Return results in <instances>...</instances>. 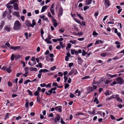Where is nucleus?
I'll use <instances>...</instances> for the list:
<instances>
[{
  "mask_svg": "<svg viewBox=\"0 0 124 124\" xmlns=\"http://www.w3.org/2000/svg\"><path fill=\"white\" fill-rule=\"evenodd\" d=\"M13 14L14 15L16 16L17 17L19 16V13L18 12H14L13 13Z\"/></svg>",
  "mask_w": 124,
  "mask_h": 124,
  "instance_id": "25",
  "label": "nucleus"
},
{
  "mask_svg": "<svg viewBox=\"0 0 124 124\" xmlns=\"http://www.w3.org/2000/svg\"><path fill=\"white\" fill-rule=\"evenodd\" d=\"M90 78V77L89 76H85L82 78V79H85L87 78Z\"/></svg>",
  "mask_w": 124,
  "mask_h": 124,
  "instance_id": "43",
  "label": "nucleus"
},
{
  "mask_svg": "<svg viewBox=\"0 0 124 124\" xmlns=\"http://www.w3.org/2000/svg\"><path fill=\"white\" fill-rule=\"evenodd\" d=\"M29 67H26L25 68V72L27 71L28 72L29 71Z\"/></svg>",
  "mask_w": 124,
  "mask_h": 124,
  "instance_id": "57",
  "label": "nucleus"
},
{
  "mask_svg": "<svg viewBox=\"0 0 124 124\" xmlns=\"http://www.w3.org/2000/svg\"><path fill=\"white\" fill-rule=\"evenodd\" d=\"M15 58V56L13 54H12L11 57V61H13L14 60V58Z\"/></svg>",
  "mask_w": 124,
  "mask_h": 124,
  "instance_id": "38",
  "label": "nucleus"
},
{
  "mask_svg": "<svg viewBox=\"0 0 124 124\" xmlns=\"http://www.w3.org/2000/svg\"><path fill=\"white\" fill-rule=\"evenodd\" d=\"M46 85V84L44 83L43 84H41L40 85V86L41 87H43L45 86Z\"/></svg>",
  "mask_w": 124,
  "mask_h": 124,
  "instance_id": "50",
  "label": "nucleus"
},
{
  "mask_svg": "<svg viewBox=\"0 0 124 124\" xmlns=\"http://www.w3.org/2000/svg\"><path fill=\"white\" fill-rule=\"evenodd\" d=\"M98 34L95 31H94L93 33V35H98Z\"/></svg>",
  "mask_w": 124,
  "mask_h": 124,
  "instance_id": "51",
  "label": "nucleus"
},
{
  "mask_svg": "<svg viewBox=\"0 0 124 124\" xmlns=\"http://www.w3.org/2000/svg\"><path fill=\"white\" fill-rule=\"evenodd\" d=\"M104 4L107 7H108L110 5L109 0H104Z\"/></svg>",
  "mask_w": 124,
  "mask_h": 124,
  "instance_id": "11",
  "label": "nucleus"
},
{
  "mask_svg": "<svg viewBox=\"0 0 124 124\" xmlns=\"http://www.w3.org/2000/svg\"><path fill=\"white\" fill-rule=\"evenodd\" d=\"M14 8H18V5L16 3H15L14 5Z\"/></svg>",
  "mask_w": 124,
  "mask_h": 124,
  "instance_id": "52",
  "label": "nucleus"
},
{
  "mask_svg": "<svg viewBox=\"0 0 124 124\" xmlns=\"http://www.w3.org/2000/svg\"><path fill=\"white\" fill-rule=\"evenodd\" d=\"M76 41L75 40L73 41H72V40H70V43H71L72 44H75L76 43Z\"/></svg>",
  "mask_w": 124,
  "mask_h": 124,
  "instance_id": "46",
  "label": "nucleus"
},
{
  "mask_svg": "<svg viewBox=\"0 0 124 124\" xmlns=\"http://www.w3.org/2000/svg\"><path fill=\"white\" fill-rule=\"evenodd\" d=\"M62 106H61L56 107H55V109L60 112H61L62 111Z\"/></svg>",
  "mask_w": 124,
  "mask_h": 124,
  "instance_id": "8",
  "label": "nucleus"
},
{
  "mask_svg": "<svg viewBox=\"0 0 124 124\" xmlns=\"http://www.w3.org/2000/svg\"><path fill=\"white\" fill-rule=\"evenodd\" d=\"M20 58V57L19 55H15V58L16 59L19 58Z\"/></svg>",
  "mask_w": 124,
  "mask_h": 124,
  "instance_id": "56",
  "label": "nucleus"
},
{
  "mask_svg": "<svg viewBox=\"0 0 124 124\" xmlns=\"http://www.w3.org/2000/svg\"><path fill=\"white\" fill-rule=\"evenodd\" d=\"M37 102H38L40 103V98L39 96H37Z\"/></svg>",
  "mask_w": 124,
  "mask_h": 124,
  "instance_id": "36",
  "label": "nucleus"
},
{
  "mask_svg": "<svg viewBox=\"0 0 124 124\" xmlns=\"http://www.w3.org/2000/svg\"><path fill=\"white\" fill-rule=\"evenodd\" d=\"M116 80L117 81L118 84L121 85L123 84H124V81L123 79L121 77H119L116 79Z\"/></svg>",
  "mask_w": 124,
  "mask_h": 124,
  "instance_id": "2",
  "label": "nucleus"
},
{
  "mask_svg": "<svg viewBox=\"0 0 124 124\" xmlns=\"http://www.w3.org/2000/svg\"><path fill=\"white\" fill-rule=\"evenodd\" d=\"M70 97L71 98H73L74 97H75V96L73 94L71 93H70Z\"/></svg>",
  "mask_w": 124,
  "mask_h": 124,
  "instance_id": "55",
  "label": "nucleus"
},
{
  "mask_svg": "<svg viewBox=\"0 0 124 124\" xmlns=\"http://www.w3.org/2000/svg\"><path fill=\"white\" fill-rule=\"evenodd\" d=\"M74 20L75 21L78 23L80 24H81V22L79 20L76 18Z\"/></svg>",
  "mask_w": 124,
  "mask_h": 124,
  "instance_id": "40",
  "label": "nucleus"
},
{
  "mask_svg": "<svg viewBox=\"0 0 124 124\" xmlns=\"http://www.w3.org/2000/svg\"><path fill=\"white\" fill-rule=\"evenodd\" d=\"M116 100H117L119 102H122V99L120 98H119V97H117L116 98Z\"/></svg>",
  "mask_w": 124,
  "mask_h": 124,
  "instance_id": "37",
  "label": "nucleus"
},
{
  "mask_svg": "<svg viewBox=\"0 0 124 124\" xmlns=\"http://www.w3.org/2000/svg\"><path fill=\"white\" fill-rule=\"evenodd\" d=\"M11 29V28L10 27L8 26H6L5 27L4 29L8 32H9L10 31Z\"/></svg>",
  "mask_w": 124,
  "mask_h": 124,
  "instance_id": "16",
  "label": "nucleus"
},
{
  "mask_svg": "<svg viewBox=\"0 0 124 124\" xmlns=\"http://www.w3.org/2000/svg\"><path fill=\"white\" fill-rule=\"evenodd\" d=\"M30 71H37V69L36 68H33L32 67H30Z\"/></svg>",
  "mask_w": 124,
  "mask_h": 124,
  "instance_id": "23",
  "label": "nucleus"
},
{
  "mask_svg": "<svg viewBox=\"0 0 124 124\" xmlns=\"http://www.w3.org/2000/svg\"><path fill=\"white\" fill-rule=\"evenodd\" d=\"M48 92L50 93H48L47 91L46 92V93L47 95H50L52 93L53 91L52 90H51V89L50 90L48 91Z\"/></svg>",
  "mask_w": 124,
  "mask_h": 124,
  "instance_id": "18",
  "label": "nucleus"
},
{
  "mask_svg": "<svg viewBox=\"0 0 124 124\" xmlns=\"http://www.w3.org/2000/svg\"><path fill=\"white\" fill-rule=\"evenodd\" d=\"M77 16L78 17H79L82 20H84V18L80 14H78V13H77Z\"/></svg>",
  "mask_w": 124,
  "mask_h": 124,
  "instance_id": "31",
  "label": "nucleus"
},
{
  "mask_svg": "<svg viewBox=\"0 0 124 124\" xmlns=\"http://www.w3.org/2000/svg\"><path fill=\"white\" fill-rule=\"evenodd\" d=\"M21 18L23 21H24V16H21Z\"/></svg>",
  "mask_w": 124,
  "mask_h": 124,
  "instance_id": "63",
  "label": "nucleus"
},
{
  "mask_svg": "<svg viewBox=\"0 0 124 124\" xmlns=\"http://www.w3.org/2000/svg\"><path fill=\"white\" fill-rule=\"evenodd\" d=\"M63 11V9L62 8H60L59 11V16H61L62 14Z\"/></svg>",
  "mask_w": 124,
  "mask_h": 124,
  "instance_id": "13",
  "label": "nucleus"
},
{
  "mask_svg": "<svg viewBox=\"0 0 124 124\" xmlns=\"http://www.w3.org/2000/svg\"><path fill=\"white\" fill-rule=\"evenodd\" d=\"M41 90V88L39 87H38L37 88V90L35 91L34 93V95L36 96H39V92Z\"/></svg>",
  "mask_w": 124,
  "mask_h": 124,
  "instance_id": "6",
  "label": "nucleus"
},
{
  "mask_svg": "<svg viewBox=\"0 0 124 124\" xmlns=\"http://www.w3.org/2000/svg\"><path fill=\"white\" fill-rule=\"evenodd\" d=\"M78 93V96H79L81 94V92H80V91H78V89L75 92V93Z\"/></svg>",
  "mask_w": 124,
  "mask_h": 124,
  "instance_id": "34",
  "label": "nucleus"
},
{
  "mask_svg": "<svg viewBox=\"0 0 124 124\" xmlns=\"http://www.w3.org/2000/svg\"><path fill=\"white\" fill-rule=\"evenodd\" d=\"M78 73L77 70L75 69H73L70 71L68 75H72L73 73L74 74V75H75Z\"/></svg>",
  "mask_w": 124,
  "mask_h": 124,
  "instance_id": "5",
  "label": "nucleus"
},
{
  "mask_svg": "<svg viewBox=\"0 0 124 124\" xmlns=\"http://www.w3.org/2000/svg\"><path fill=\"white\" fill-rule=\"evenodd\" d=\"M71 79L70 78H69V79L68 81V82L69 83H70L71 82Z\"/></svg>",
  "mask_w": 124,
  "mask_h": 124,
  "instance_id": "62",
  "label": "nucleus"
},
{
  "mask_svg": "<svg viewBox=\"0 0 124 124\" xmlns=\"http://www.w3.org/2000/svg\"><path fill=\"white\" fill-rule=\"evenodd\" d=\"M10 48L15 50L17 49H20L21 48L19 46H11L10 47Z\"/></svg>",
  "mask_w": 124,
  "mask_h": 124,
  "instance_id": "9",
  "label": "nucleus"
},
{
  "mask_svg": "<svg viewBox=\"0 0 124 124\" xmlns=\"http://www.w3.org/2000/svg\"><path fill=\"white\" fill-rule=\"evenodd\" d=\"M105 94L106 96L110 95L109 91V90H107L105 93Z\"/></svg>",
  "mask_w": 124,
  "mask_h": 124,
  "instance_id": "24",
  "label": "nucleus"
},
{
  "mask_svg": "<svg viewBox=\"0 0 124 124\" xmlns=\"http://www.w3.org/2000/svg\"><path fill=\"white\" fill-rule=\"evenodd\" d=\"M117 83L115 81H114V82H113L112 83H111L110 84V85H111L112 86L113 85L116 84H117Z\"/></svg>",
  "mask_w": 124,
  "mask_h": 124,
  "instance_id": "49",
  "label": "nucleus"
},
{
  "mask_svg": "<svg viewBox=\"0 0 124 124\" xmlns=\"http://www.w3.org/2000/svg\"><path fill=\"white\" fill-rule=\"evenodd\" d=\"M28 73V72L27 71L25 72V73L23 74V75L25 77H26L27 76V75Z\"/></svg>",
  "mask_w": 124,
  "mask_h": 124,
  "instance_id": "48",
  "label": "nucleus"
},
{
  "mask_svg": "<svg viewBox=\"0 0 124 124\" xmlns=\"http://www.w3.org/2000/svg\"><path fill=\"white\" fill-rule=\"evenodd\" d=\"M7 14V12H6V11L4 12L2 16V18H3L6 16V15Z\"/></svg>",
  "mask_w": 124,
  "mask_h": 124,
  "instance_id": "22",
  "label": "nucleus"
},
{
  "mask_svg": "<svg viewBox=\"0 0 124 124\" xmlns=\"http://www.w3.org/2000/svg\"><path fill=\"white\" fill-rule=\"evenodd\" d=\"M10 113H7L6 114V115L5 116V119L6 120L7 119H8L9 118V116L10 115Z\"/></svg>",
  "mask_w": 124,
  "mask_h": 124,
  "instance_id": "30",
  "label": "nucleus"
},
{
  "mask_svg": "<svg viewBox=\"0 0 124 124\" xmlns=\"http://www.w3.org/2000/svg\"><path fill=\"white\" fill-rule=\"evenodd\" d=\"M88 113H89L90 115H94L95 114V110L94 109L92 112L88 111Z\"/></svg>",
  "mask_w": 124,
  "mask_h": 124,
  "instance_id": "29",
  "label": "nucleus"
},
{
  "mask_svg": "<svg viewBox=\"0 0 124 124\" xmlns=\"http://www.w3.org/2000/svg\"><path fill=\"white\" fill-rule=\"evenodd\" d=\"M84 38H78V40L80 41L83 40H84Z\"/></svg>",
  "mask_w": 124,
  "mask_h": 124,
  "instance_id": "61",
  "label": "nucleus"
},
{
  "mask_svg": "<svg viewBox=\"0 0 124 124\" xmlns=\"http://www.w3.org/2000/svg\"><path fill=\"white\" fill-rule=\"evenodd\" d=\"M58 76H59L62 77L63 76V74L61 72H59L58 73Z\"/></svg>",
  "mask_w": 124,
  "mask_h": 124,
  "instance_id": "42",
  "label": "nucleus"
},
{
  "mask_svg": "<svg viewBox=\"0 0 124 124\" xmlns=\"http://www.w3.org/2000/svg\"><path fill=\"white\" fill-rule=\"evenodd\" d=\"M27 92L29 93L30 95H31V96H32V92L29 90H27Z\"/></svg>",
  "mask_w": 124,
  "mask_h": 124,
  "instance_id": "41",
  "label": "nucleus"
},
{
  "mask_svg": "<svg viewBox=\"0 0 124 124\" xmlns=\"http://www.w3.org/2000/svg\"><path fill=\"white\" fill-rule=\"evenodd\" d=\"M92 0H86L85 4L88 5L90 4L91 3Z\"/></svg>",
  "mask_w": 124,
  "mask_h": 124,
  "instance_id": "17",
  "label": "nucleus"
},
{
  "mask_svg": "<svg viewBox=\"0 0 124 124\" xmlns=\"http://www.w3.org/2000/svg\"><path fill=\"white\" fill-rule=\"evenodd\" d=\"M4 24V22L3 21H2L1 25H0V31L2 29V28L3 27Z\"/></svg>",
  "mask_w": 124,
  "mask_h": 124,
  "instance_id": "20",
  "label": "nucleus"
},
{
  "mask_svg": "<svg viewBox=\"0 0 124 124\" xmlns=\"http://www.w3.org/2000/svg\"><path fill=\"white\" fill-rule=\"evenodd\" d=\"M52 22L53 23L54 27H56L57 25V23L56 22V20L55 19L53 18L52 19Z\"/></svg>",
  "mask_w": 124,
  "mask_h": 124,
  "instance_id": "12",
  "label": "nucleus"
},
{
  "mask_svg": "<svg viewBox=\"0 0 124 124\" xmlns=\"http://www.w3.org/2000/svg\"><path fill=\"white\" fill-rule=\"evenodd\" d=\"M25 24L27 26L31 27V23L28 21H25Z\"/></svg>",
  "mask_w": 124,
  "mask_h": 124,
  "instance_id": "14",
  "label": "nucleus"
},
{
  "mask_svg": "<svg viewBox=\"0 0 124 124\" xmlns=\"http://www.w3.org/2000/svg\"><path fill=\"white\" fill-rule=\"evenodd\" d=\"M109 97L110 99H112L115 98L116 97V96L115 95H112L110 96Z\"/></svg>",
  "mask_w": 124,
  "mask_h": 124,
  "instance_id": "59",
  "label": "nucleus"
},
{
  "mask_svg": "<svg viewBox=\"0 0 124 124\" xmlns=\"http://www.w3.org/2000/svg\"><path fill=\"white\" fill-rule=\"evenodd\" d=\"M71 53L72 55H73L74 53L77 55H78V52L76 51L74 49H71Z\"/></svg>",
  "mask_w": 124,
  "mask_h": 124,
  "instance_id": "10",
  "label": "nucleus"
},
{
  "mask_svg": "<svg viewBox=\"0 0 124 124\" xmlns=\"http://www.w3.org/2000/svg\"><path fill=\"white\" fill-rule=\"evenodd\" d=\"M56 68V67L55 66H54L53 67H52L51 68V70L52 71H53Z\"/></svg>",
  "mask_w": 124,
  "mask_h": 124,
  "instance_id": "54",
  "label": "nucleus"
},
{
  "mask_svg": "<svg viewBox=\"0 0 124 124\" xmlns=\"http://www.w3.org/2000/svg\"><path fill=\"white\" fill-rule=\"evenodd\" d=\"M96 101V104H98L99 103V102L98 101L97 98L96 97L95 98L94 100V102H95Z\"/></svg>",
  "mask_w": 124,
  "mask_h": 124,
  "instance_id": "33",
  "label": "nucleus"
},
{
  "mask_svg": "<svg viewBox=\"0 0 124 124\" xmlns=\"http://www.w3.org/2000/svg\"><path fill=\"white\" fill-rule=\"evenodd\" d=\"M88 93H89L90 92L93 91L94 90V89L92 87H88Z\"/></svg>",
  "mask_w": 124,
  "mask_h": 124,
  "instance_id": "15",
  "label": "nucleus"
},
{
  "mask_svg": "<svg viewBox=\"0 0 124 124\" xmlns=\"http://www.w3.org/2000/svg\"><path fill=\"white\" fill-rule=\"evenodd\" d=\"M69 85L67 83H65V88L66 89L67 88L69 87Z\"/></svg>",
  "mask_w": 124,
  "mask_h": 124,
  "instance_id": "39",
  "label": "nucleus"
},
{
  "mask_svg": "<svg viewBox=\"0 0 124 124\" xmlns=\"http://www.w3.org/2000/svg\"><path fill=\"white\" fill-rule=\"evenodd\" d=\"M14 3L13 0H10L8 3L6 5V6L7 8H13L12 6L10 5H11L13 4Z\"/></svg>",
  "mask_w": 124,
  "mask_h": 124,
  "instance_id": "4",
  "label": "nucleus"
},
{
  "mask_svg": "<svg viewBox=\"0 0 124 124\" xmlns=\"http://www.w3.org/2000/svg\"><path fill=\"white\" fill-rule=\"evenodd\" d=\"M52 85L54 86H57V84L56 83H54L52 84Z\"/></svg>",
  "mask_w": 124,
  "mask_h": 124,
  "instance_id": "60",
  "label": "nucleus"
},
{
  "mask_svg": "<svg viewBox=\"0 0 124 124\" xmlns=\"http://www.w3.org/2000/svg\"><path fill=\"white\" fill-rule=\"evenodd\" d=\"M36 23L34 20H33L32 21V24H31V27H33L34 25H35Z\"/></svg>",
  "mask_w": 124,
  "mask_h": 124,
  "instance_id": "21",
  "label": "nucleus"
},
{
  "mask_svg": "<svg viewBox=\"0 0 124 124\" xmlns=\"http://www.w3.org/2000/svg\"><path fill=\"white\" fill-rule=\"evenodd\" d=\"M87 54V53L85 52V50H82V55L83 56H84L85 55H86Z\"/></svg>",
  "mask_w": 124,
  "mask_h": 124,
  "instance_id": "28",
  "label": "nucleus"
},
{
  "mask_svg": "<svg viewBox=\"0 0 124 124\" xmlns=\"http://www.w3.org/2000/svg\"><path fill=\"white\" fill-rule=\"evenodd\" d=\"M31 61H32V62H31L29 61L28 62V64L31 66H33L35 65L36 64V62L35 61V57H32L31 59Z\"/></svg>",
  "mask_w": 124,
  "mask_h": 124,
  "instance_id": "3",
  "label": "nucleus"
},
{
  "mask_svg": "<svg viewBox=\"0 0 124 124\" xmlns=\"http://www.w3.org/2000/svg\"><path fill=\"white\" fill-rule=\"evenodd\" d=\"M10 66H9L8 68H6V70L8 73H10L11 72L12 70L10 69Z\"/></svg>",
  "mask_w": 124,
  "mask_h": 124,
  "instance_id": "19",
  "label": "nucleus"
},
{
  "mask_svg": "<svg viewBox=\"0 0 124 124\" xmlns=\"http://www.w3.org/2000/svg\"><path fill=\"white\" fill-rule=\"evenodd\" d=\"M28 82H31V81L29 79H28L25 81L24 83V84H27Z\"/></svg>",
  "mask_w": 124,
  "mask_h": 124,
  "instance_id": "44",
  "label": "nucleus"
},
{
  "mask_svg": "<svg viewBox=\"0 0 124 124\" xmlns=\"http://www.w3.org/2000/svg\"><path fill=\"white\" fill-rule=\"evenodd\" d=\"M45 41L47 42V43L51 44L52 43L51 41L50 40H48L47 39H46Z\"/></svg>",
  "mask_w": 124,
  "mask_h": 124,
  "instance_id": "35",
  "label": "nucleus"
},
{
  "mask_svg": "<svg viewBox=\"0 0 124 124\" xmlns=\"http://www.w3.org/2000/svg\"><path fill=\"white\" fill-rule=\"evenodd\" d=\"M8 86L9 87H11L12 86V84L9 81L8 82Z\"/></svg>",
  "mask_w": 124,
  "mask_h": 124,
  "instance_id": "45",
  "label": "nucleus"
},
{
  "mask_svg": "<svg viewBox=\"0 0 124 124\" xmlns=\"http://www.w3.org/2000/svg\"><path fill=\"white\" fill-rule=\"evenodd\" d=\"M56 115V117L55 118L54 121L55 122H59L60 120V116L58 114H57Z\"/></svg>",
  "mask_w": 124,
  "mask_h": 124,
  "instance_id": "7",
  "label": "nucleus"
},
{
  "mask_svg": "<svg viewBox=\"0 0 124 124\" xmlns=\"http://www.w3.org/2000/svg\"><path fill=\"white\" fill-rule=\"evenodd\" d=\"M71 45L70 43H69L68 44L67 46L66 47V49L67 48H70L71 46Z\"/></svg>",
  "mask_w": 124,
  "mask_h": 124,
  "instance_id": "47",
  "label": "nucleus"
},
{
  "mask_svg": "<svg viewBox=\"0 0 124 124\" xmlns=\"http://www.w3.org/2000/svg\"><path fill=\"white\" fill-rule=\"evenodd\" d=\"M108 55V54L107 53H102L101 54V55L103 57H104L106 56H107Z\"/></svg>",
  "mask_w": 124,
  "mask_h": 124,
  "instance_id": "27",
  "label": "nucleus"
},
{
  "mask_svg": "<svg viewBox=\"0 0 124 124\" xmlns=\"http://www.w3.org/2000/svg\"><path fill=\"white\" fill-rule=\"evenodd\" d=\"M8 18L9 19H10L11 17V16L10 14H8Z\"/></svg>",
  "mask_w": 124,
  "mask_h": 124,
  "instance_id": "64",
  "label": "nucleus"
},
{
  "mask_svg": "<svg viewBox=\"0 0 124 124\" xmlns=\"http://www.w3.org/2000/svg\"><path fill=\"white\" fill-rule=\"evenodd\" d=\"M63 43L62 42H59L60 45L62 48H63L65 47V46L63 44Z\"/></svg>",
  "mask_w": 124,
  "mask_h": 124,
  "instance_id": "32",
  "label": "nucleus"
},
{
  "mask_svg": "<svg viewBox=\"0 0 124 124\" xmlns=\"http://www.w3.org/2000/svg\"><path fill=\"white\" fill-rule=\"evenodd\" d=\"M108 76L109 77L111 78H112L114 77H116L117 76V75L116 74H115L114 75H111L110 74H108Z\"/></svg>",
  "mask_w": 124,
  "mask_h": 124,
  "instance_id": "26",
  "label": "nucleus"
},
{
  "mask_svg": "<svg viewBox=\"0 0 124 124\" xmlns=\"http://www.w3.org/2000/svg\"><path fill=\"white\" fill-rule=\"evenodd\" d=\"M29 106V103L28 102H26L25 104V106L26 108H27Z\"/></svg>",
  "mask_w": 124,
  "mask_h": 124,
  "instance_id": "58",
  "label": "nucleus"
},
{
  "mask_svg": "<svg viewBox=\"0 0 124 124\" xmlns=\"http://www.w3.org/2000/svg\"><path fill=\"white\" fill-rule=\"evenodd\" d=\"M64 82L65 83L66 82L67 80L68 79V78L67 77L64 76Z\"/></svg>",
  "mask_w": 124,
  "mask_h": 124,
  "instance_id": "53",
  "label": "nucleus"
},
{
  "mask_svg": "<svg viewBox=\"0 0 124 124\" xmlns=\"http://www.w3.org/2000/svg\"><path fill=\"white\" fill-rule=\"evenodd\" d=\"M21 24L18 21H16L14 23L13 29L16 30H17L20 29Z\"/></svg>",
  "mask_w": 124,
  "mask_h": 124,
  "instance_id": "1",
  "label": "nucleus"
}]
</instances>
